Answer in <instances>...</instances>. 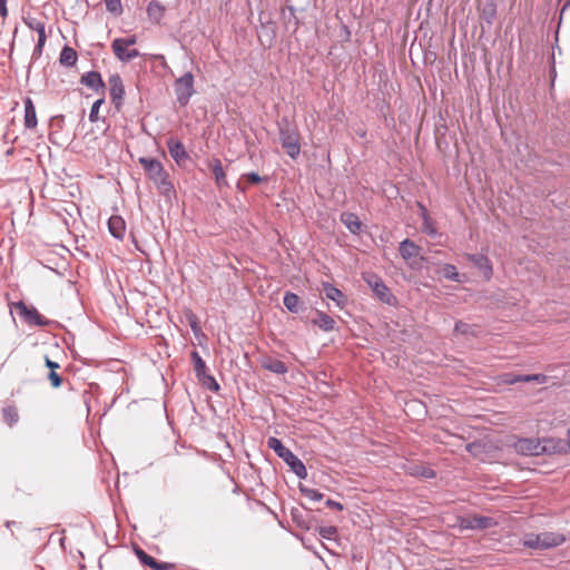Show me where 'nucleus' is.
<instances>
[{
	"label": "nucleus",
	"instance_id": "nucleus-1",
	"mask_svg": "<svg viewBox=\"0 0 570 570\" xmlns=\"http://www.w3.org/2000/svg\"><path fill=\"white\" fill-rule=\"evenodd\" d=\"M138 161L142 166L148 178L154 181L160 194L169 197L175 193L169 175L158 159L140 157Z\"/></svg>",
	"mask_w": 570,
	"mask_h": 570
},
{
	"label": "nucleus",
	"instance_id": "nucleus-2",
	"mask_svg": "<svg viewBox=\"0 0 570 570\" xmlns=\"http://www.w3.org/2000/svg\"><path fill=\"white\" fill-rule=\"evenodd\" d=\"M279 140L286 154L296 159L301 153L299 132L287 119H282L278 124Z\"/></svg>",
	"mask_w": 570,
	"mask_h": 570
},
{
	"label": "nucleus",
	"instance_id": "nucleus-3",
	"mask_svg": "<svg viewBox=\"0 0 570 570\" xmlns=\"http://www.w3.org/2000/svg\"><path fill=\"white\" fill-rule=\"evenodd\" d=\"M177 101L180 106H187L191 96L195 94L194 75L188 71L178 78L174 83Z\"/></svg>",
	"mask_w": 570,
	"mask_h": 570
},
{
	"label": "nucleus",
	"instance_id": "nucleus-4",
	"mask_svg": "<svg viewBox=\"0 0 570 570\" xmlns=\"http://www.w3.org/2000/svg\"><path fill=\"white\" fill-rule=\"evenodd\" d=\"M366 283L381 302L389 305H394L396 303V297L379 276L371 275L366 278Z\"/></svg>",
	"mask_w": 570,
	"mask_h": 570
},
{
	"label": "nucleus",
	"instance_id": "nucleus-5",
	"mask_svg": "<svg viewBox=\"0 0 570 570\" xmlns=\"http://www.w3.org/2000/svg\"><path fill=\"white\" fill-rule=\"evenodd\" d=\"M514 450L522 455L537 456L546 452V446L534 439H519L514 443Z\"/></svg>",
	"mask_w": 570,
	"mask_h": 570
},
{
	"label": "nucleus",
	"instance_id": "nucleus-6",
	"mask_svg": "<svg viewBox=\"0 0 570 570\" xmlns=\"http://www.w3.org/2000/svg\"><path fill=\"white\" fill-rule=\"evenodd\" d=\"M109 83V94L112 104L116 109H120L124 102L125 96V87L122 83V79L118 73L111 75L108 79Z\"/></svg>",
	"mask_w": 570,
	"mask_h": 570
},
{
	"label": "nucleus",
	"instance_id": "nucleus-7",
	"mask_svg": "<svg viewBox=\"0 0 570 570\" xmlns=\"http://www.w3.org/2000/svg\"><path fill=\"white\" fill-rule=\"evenodd\" d=\"M497 525V522L491 517L472 515L461 519L460 527L462 529L484 530Z\"/></svg>",
	"mask_w": 570,
	"mask_h": 570
},
{
	"label": "nucleus",
	"instance_id": "nucleus-8",
	"mask_svg": "<svg viewBox=\"0 0 570 570\" xmlns=\"http://www.w3.org/2000/svg\"><path fill=\"white\" fill-rule=\"evenodd\" d=\"M16 308L21 317L30 325L43 326L48 322L35 307H28L22 301L16 303Z\"/></svg>",
	"mask_w": 570,
	"mask_h": 570
},
{
	"label": "nucleus",
	"instance_id": "nucleus-9",
	"mask_svg": "<svg viewBox=\"0 0 570 570\" xmlns=\"http://www.w3.org/2000/svg\"><path fill=\"white\" fill-rule=\"evenodd\" d=\"M422 248L416 245L413 240L405 238L400 243L399 252L401 257L410 265L413 266L414 262L413 259L420 257L421 261L424 259V257L421 256Z\"/></svg>",
	"mask_w": 570,
	"mask_h": 570
},
{
	"label": "nucleus",
	"instance_id": "nucleus-10",
	"mask_svg": "<svg viewBox=\"0 0 570 570\" xmlns=\"http://www.w3.org/2000/svg\"><path fill=\"white\" fill-rule=\"evenodd\" d=\"M80 83L90 88L96 94H100L102 96L105 94L106 85L98 71H88L83 73L80 78Z\"/></svg>",
	"mask_w": 570,
	"mask_h": 570
},
{
	"label": "nucleus",
	"instance_id": "nucleus-11",
	"mask_svg": "<svg viewBox=\"0 0 570 570\" xmlns=\"http://www.w3.org/2000/svg\"><path fill=\"white\" fill-rule=\"evenodd\" d=\"M167 147L171 158L176 161V164L180 165L188 159L186 148L180 140L171 137L167 140Z\"/></svg>",
	"mask_w": 570,
	"mask_h": 570
},
{
	"label": "nucleus",
	"instance_id": "nucleus-12",
	"mask_svg": "<svg viewBox=\"0 0 570 570\" xmlns=\"http://www.w3.org/2000/svg\"><path fill=\"white\" fill-rule=\"evenodd\" d=\"M283 461L291 468L297 478H307V470L303 461L297 458L291 450L283 456Z\"/></svg>",
	"mask_w": 570,
	"mask_h": 570
},
{
	"label": "nucleus",
	"instance_id": "nucleus-13",
	"mask_svg": "<svg viewBox=\"0 0 570 570\" xmlns=\"http://www.w3.org/2000/svg\"><path fill=\"white\" fill-rule=\"evenodd\" d=\"M136 554L144 566L149 567L153 570H170L174 568L173 563L159 562L154 557L146 553L142 549H136Z\"/></svg>",
	"mask_w": 570,
	"mask_h": 570
},
{
	"label": "nucleus",
	"instance_id": "nucleus-14",
	"mask_svg": "<svg viewBox=\"0 0 570 570\" xmlns=\"http://www.w3.org/2000/svg\"><path fill=\"white\" fill-rule=\"evenodd\" d=\"M468 259L483 273L487 279L491 278L493 268L488 256L482 254H469Z\"/></svg>",
	"mask_w": 570,
	"mask_h": 570
},
{
	"label": "nucleus",
	"instance_id": "nucleus-15",
	"mask_svg": "<svg viewBox=\"0 0 570 570\" xmlns=\"http://www.w3.org/2000/svg\"><path fill=\"white\" fill-rule=\"evenodd\" d=\"M404 471L409 475L421 476L424 479H432L435 476L434 470L423 464H417L414 462H409L404 464Z\"/></svg>",
	"mask_w": 570,
	"mask_h": 570
},
{
	"label": "nucleus",
	"instance_id": "nucleus-16",
	"mask_svg": "<svg viewBox=\"0 0 570 570\" xmlns=\"http://www.w3.org/2000/svg\"><path fill=\"white\" fill-rule=\"evenodd\" d=\"M261 366L275 374H285L288 372V367L283 361L272 356H263L261 358Z\"/></svg>",
	"mask_w": 570,
	"mask_h": 570
},
{
	"label": "nucleus",
	"instance_id": "nucleus-17",
	"mask_svg": "<svg viewBox=\"0 0 570 570\" xmlns=\"http://www.w3.org/2000/svg\"><path fill=\"white\" fill-rule=\"evenodd\" d=\"M111 49L117 59L122 62H129L140 56V52L137 49H129V47H124L114 42H111Z\"/></svg>",
	"mask_w": 570,
	"mask_h": 570
},
{
	"label": "nucleus",
	"instance_id": "nucleus-18",
	"mask_svg": "<svg viewBox=\"0 0 570 570\" xmlns=\"http://www.w3.org/2000/svg\"><path fill=\"white\" fill-rule=\"evenodd\" d=\"M108 228L115 238L122 239L126 232V223L122 217L114 215L108 219Z\"/></svg>",
	"mask_w": 570,
	"mask_h": 570
},
{
	"label": "nucleus",
	"instance_id": "nucleus-19",
	"mask_svg": "<svg viewBox=\"0 0 570 570\" xmlns=\"http://www.w3.org/2000/svg\"><path fill=\"white\" fill-rule=\"evenodd\" d=\"M541 539V547L543 549L554 548L562 544L566 541L563 534L554 532H542L539 533Z\"/></svg>",
	"mask_w": 570,
	"mask_h": 570
},
{
	"label": "nucleus",
	"instance_id": "nucleus-20",
	"mask_svg": "<svg viewBox=\"0 0 570 570\" xmlns=\"http://www.w3.org/2000/svg\"><path fill=\"white\" fill-rule=\"evenodd\" d=\"M341 222L352 234H360L362 230V222L358 216L354 213H343L341 215Z\"/></svg>",
	"mask_w": 570,
	"mask_h": 570
},
{
	"label": "nucleus",
	"instance_id": "nucleus-21",
	"mask_svg": "<svg viewBox=\"0 0 570 570\" xmlns=\"http://www.w3.org/2000/svg\"><path fill=\"white\" fill-rule=\"evenodd\" d=\"M323 289H324L325 296L328 299L335 302L337 306L342 307L345 304V301H346L345 295L343 294V292L341 289L335 287L333 284L324 283Z\"/></svg>",
	"mask_w": 570,
	"mask_h": 570
},
{
	"label": "nucleus",
	"instance_id": "nucleus-22",
	"mask_svg": "<svg viewBox=\"0 0 570 570\" xmlns=\"http://www.w3.org/2000/svg\"><path fill=\"white\" fill-rule=\"evenodd\" d=\"M419 206H420L421 216H422V232L432 237L438 236V229L434 226V223L431 219V217L428 213V209L422 204H419Z\"/></svg>",
	"mask_w": 570,
	"mask_h": 570
},
{
	"label": "nucleus",
	"instance_id": "nucleus-23",
	"mask_svg": "<svg viewBox=\"0 0 570 570\" xmlns=\"http://www.w3.org/2000/svg\"><path fill=\"white\" fill-rule=\"evenodd\" d=\"M22 21L29 29L35 30L38 33V38H47L46 27L42 21L31 14L23 16Z\"/></svg>",
	"mask_w": 570,
	"mask_h": 570
},
{
	"label": "nucleus",
	"instance_id": "nucleus-24",
	"mask_svg": "<svg viewBox=\"0 0 570 570\" xmlns=\"http://www.w3.org/2000/svg\"><path fill=\"white\" fill-rule=\"evenodd\" d=\"M24 126L30 129L37 126L36 108L30 98L24 101Z\"/></svg>",
	"mask_w": 570,
	"mask_h": 570
},
{
	"label": "nucleus",
	"instance_id": "nucleus-25",
	"mask_svg": "<svg viewBox=\"0 0 570 570\" xmlns=\"http://www.w3.org/2000/svg\"><path fill=\"white\" fill-rule=\"evenodd\" d=\"M312 322L325 332H331L335 327V321L324 312H317V317Z\"/></svg>",
	"mask_w": 570,
	"mask_h": 570
},
{
	"label": "nucleus",
	"instance_id": "nucleus-26",
	"mask_svg": "<svg viewBox=\"0 0 570 570\" xmlns=\"http://www.w3.org/2000/svg\"><path fill=\"white\" fill-rule=\"evenodd\" d=\"M77 51L69 46H65L60 52L59 61L62 66L73 67L77 62Z\"/></svg>",
	"mask_w": 570,
	"mask_h": 570
},
{
	"label": "nucleus",
	"instance_id": "nucleus-27",
	"mask_svg": "<svg viewBox=\"0 0 570 570\" xmlns=\"http://www.w3.org/2000/svg\"><path fill=\"white\" fill-rule=\"evenodd\" d=\"M165 13V7L160 4L158 1L149 2L147 7V14L150 20L154 22H159Z\"/></svg>",
	"mask_w": 570,
	"mask_h": 570
},
{
	"label": "nucleus",
	"instance_id": "nucleus-28",
	"mask_svg": "<svg viewBox=\"0 0 570 570\" xmlns=\"http://www.w3.org/2000/svg\"><path fill=\"white\" fill-rule=\"evenodd\" d=\"M480 11L481 18L491 24L497 16V6L493 0H489L482 4Z\"/></svg>",
	"mask_w": 570,
	"mask_h": 570
},
{
	"label": "nucleus",
	"instance_id": "nucleus-29",
	"mask_svg": "<svg viewBox=\"0 0 570 570\" xmlns=\"http://www.w3.org/2000/svg\"><path fill=\"white\" fill-rule=\"evenodd\" d=\"M210 168L213 170L216 184L218 186L226 185V175L222 161L217 158L213 159L210 163Z\"/></svg>",
	"mask_w": 570,
	"mask_h": 570
},
{
	"label": "nucleus",
	"instance_id": "nucleus-30",
	"mask_svg": "<svg viewBox=\"0 0 570 570\" xmlns=\"http://www.w3.org/2000/svg\"><path fill=\"white\" fill-rule=\"evenodd\" d=\"M283 304L289 312L298 313L301 298L295 293L286 292L283 298Z\"/></svg>",
	"mask_w": 570,
	"mask_h": 570
},
{
	"label": "nucleus",
	"instance_id": "nucleus-31",
	"mask_svg": "<svg viewBox=\"0 0 570 570\" xmlns=\"http://www.w3.org/2000/svg\"><path fill=\"white\" fill-rule=\"evenodd\" d=\"M3 421L9 425L13 426L19 421V413L14 405H8L2 409Z\"/></svg>",
	"mask_w": 570,
	"mask_h": 570
},
{
	"label": "nucleus",
	"instance_id": "nucleus-32",
	"mask_svg": "<svg viewBox=\"0 0 570 570\" xmlns=\"http://www.w3.org/2000/svg\"><path fill=\"white\" fill-rule=\"evenodd\" d=\"M190 356H191V361H193V364H194V371H195L196 377H198V376L203 375L204 373H206V370H207L206 363L202 358L199 353L197 351H193Z\"/></svg>",
	"mask_w": 570,
	"mask_h": 570
},
{
	"label": "nucleus",
	"instance_id": "nucleus-33",
	"mask_svg": "<svg viewBox=\"0 0 570 570\" xmlns=\"http://www.w3.org/2000/svg\"><path fill=\"white\" fill-rule=\"evenodd\" d=\"M267 445L269 449L274 450V452L283 459V456L289 451L288 448H286L282 441L277 438L271 436L267 440Z\"/></svg>",
	"mask_w": 570,
	"mask_h": 570
},
{
	"label": "nucleus",
	"instance_id": "nucleus-34",
	"mask_svg": "<svg viewBox=\"0 0 570 570\" xmlns=\"http://www.w3.org/2000/svg\"><path fill=\"white\" fill-rule=\"evenodd\" d=\"M197 380L202 383L203 386H205L209 391L217 392L219 390V384L217 383L215 377L208 374L207 372L198 376Z\"/></svg>",
	"mask_w": 570,
	"mask_h": 570
},
{
	"label": "nucleus",
	"instance_id": "nucleus-35",
	"mask_svg": "<svg viewBox=\"0 0 570 570\" xmlns=\"http://www.w3.org/2000/svg\"><path fill=\"white\" fill-rule=\"evenodd\" d=\"M443 277L453 282H460V274L456 267L452 264H444L442 266Z\"/></svg>",
	"mask_w": 570,
	"mask_h": 570
},
{
	"label": "nucleus",
	"instance_id": "nucleus-36",
	"mask_svg": "<svg viewBox=\"0 0 570 570\" xmlns=\"http://www.w3.org/2000/svg\"><path fill=\"white\" fill-rule=\"evenodd\" d=\"M186 318H187V322H188L193 333L195 335H198L202 332V327H200V323H199L197 315L195 313H193L191 311H188L186 313Z\"/></svg>",
	"mask_w": 570,
	"mask_h": 570
},
{
	"label": "nucleus",
	"instance_id": "nucleus-37",
	"mask_svg": "<svg viewBox=\"0 0 570 570\" xmlns=\"http://www.w3.org/2000/svg\"><path fill=\"white\" fill-rule=\"evenodd\" d=\"M298 489H299L301 493L304 497H306V498H308V499H311L313 501H321L323 499V497H324V494L322 492H320V491H317L315 489H309V488L304 487L302 484L299 485Z\"/></svg>",
	"mask_w": 570,
	"mask_h": 570
},
{
	"label": "nucleus",
	"instance_id": "nucleus-38",
	"mask_svg": "<svg viewBox=\"0 0 570 570\" xmlns=\"http://www.w3.org/2000/svg\"><path fill=\"white\" fill-rule=\"evenodd\" d=\"M106 9L115 14L119 16L122 12V6L120 0H105Z\"/></svg>",
	"mask_w": 570,
	"mask_h": 570
},
{
	"label": "nucleus",
	"instance_id": "nucleus-39",
	"mask_svg": "<svg viewBox=\"0 0 570 570\" xmlns=\"http://www.w3.org/2000/svg\"><path fill=\"white\" fill-rule=\"evenodd\" d=\"M524 546L531 549H543L541 547L540 534H530L524 540Z\"/></svg>",
	"mask_w": 570,
	"mask_h": 570
},
{
	"label": "nucleus",
	"instance_id": "nucleus-40",
	"mask_svg": "<svg viewBox=\"0 0 570 570\" xmlns=\"http://www.w3.org/2000/svg\"><path fill=\"white\" fill-rule=\"evenodd\" d=\"M104 97L99 98L98 100H96L92 106H91V109H90V112H89V120L91 122H96L98 121V112H99V108L100 106L104 104Z\"/></svg>",
	"mask_w": 570,
	"mask_h": 570
},
{
	"label": "nucleus",
	"instance_id": "nucleus-41",
	"mask_svg": "<svg viewBox=\"0 0 570 570\" xmlns=\"http://www.w3.org/2000/svg\"><path fill=\"white\" fill-rule=\"evenodd\" d=\"M548 377L544 374H527L522 375V382H535L538 384H544Z\"/></svg>",
	"mask_w": 570,
	"mask_h": 570
},
{
	"label": "nucleus",
	"instance_id": "nucleus-42",
	"mask_svg": "<svg viewBox=\"0 0 570 570\" xmlns=\"http://www.w3.org/2000/svg\"><path fill=\"white\" fill-rule=\"evenodd\" d=\"M502 382L508 385L517 384L522 382V375L514 373H504L501 376Z\"/></svg>",
	"mask_w": 570,
	"mask_h": 570
},
{
	"label": "nucleus",
	"instance_id": "nucleus-43",
	"mask_svg": "<svg viewBox=\"0 0 570 570\" xmlns=\"http://www.w3.org/2000/svg\"><path fill=\"white\" fill-rule=\"evenodd\" d=\"M242 179L247 180L249 184H259L267 180V177H261L257 173H247L242 176Z\"/></svg>",
	"mask_w": 570,
	"mask_h": 570
},
{
	"label": "nucleus",
	"instance_id": "nucleus-44",
	"mask_svg": "<svg viewBox=\"0 0 570 570\" xmlns=\"http://www.w3.org/2000/svg\"><path fill=\"white\" fill-rule=\"evenodd\" d=\"M112 42L117 43V45H120V46H124V47H130V46L136 45L137 37L136 36H130V37H127V38H116V39L112 40Z\"/></svg>",
	"mask_w": 570,
	"mask_h": 570
},
{
	"label": "nucleus",
	"instance_id": "nucleus-45",
	"mask_svg": "<svg viewBox=\"0 0 570 570\" xmlns=\"http://www.w3.org/2000/svg\"><path fill=\"white\" fill-rule=\"evenodd\" d=\"M46 40H47V38H42V37L38 38L37 45L35 46L33 51H32L33 59H38L42 55V50H43Z\"/></svg>",
	"mask_w": 570,
	"mask_h": 570
},
{
	"label": "nucleus",
	"instance_id": "nucleus-46",
	"mask_svg": "<svg viewBox=\"0 0 570 570\" xmlns=\"http://www.w3.org/2000/svg\"><path fill=\"white\" fill-rule=\"evenodd\" d=\"M454 333L456 334H469L471 333V326L462 321H458L454 325Z\"/></svg>",
	"mask_w": 570,
	"mask_h": 570
},
{
	"label": "nucleus",
	"instance_id": "nucleus-47",
	"mask_svg": "<svg viewBox=\"0 0 570 570\" xmlns=\"http://www.w3.org/2000/svg\"><path fill=\"white\" fill-rule=\"evenodd\" d=\"M337 532L335 527H323L320 529V534L324 539H332Z\"/></svg>",
	"mask_w": 570,
	"mask_h": 570
},
{
	"label": "nucleus",
	"instance_id": "nucleus-48",
	"mask_svg": "<svg viewBox=\"0 0 570 570\" xmlns=\"http://www.w3.org/2000/svg\"><path fill=\"white\" fill-rule=\"evenodd\" d=\"M48 379L53 387H59L62 383L61 376L56 371H50Z\"/></svg>",
	"mask_w": 570,
	"mask_h": 570
},
{
	"label": "nucleus",
	"instance_id": "nucleus-49",
	"mask_svg": "<svg viewBox=\"0 0 570 570\" xmlns=\"http://www.w3.org/2000/svg\"><path fill=\"white\" fill-rule=\"evenodd\" d=\"M325 504H326V507H328L331 509H335V510H338V511L343 510V504L337 502V501H334L332 499H327Z\"/></svg>",
	"mask_w": 570,
	"mask_h": 570
},
{
	"label": "nucleus",
	"instance_id": "nucleus-50",
	"mask_svg": "<svg viewBox=\"0 0 570 570\" xmlns=\"http://www.w3.org/2000/svg\"><path fill=\"white\" fill-rule=\"evenodd\" d=\"M0 16L2 18L8 16L7 0H0Z\"/></svg>",
	"mask_w": 570,
	"mask_h": 570
},
{
	"label": "nucleus",
	"instance_id": "nucleus-51",
	"mask_svg": "<svg viewBox=\"0 0 570 570\" xmlns=\"http://www.w3.org/2000/svg\"><path fill=\"white\" fill-rule=\"evenodd\" d=\"M46 365L50 368V371H56L57 368L60 367V365L57 362L51 361L48 356L46 357Z\"/></svg>",
	"mask_w": 570,
	"mask_h": 570
},
{
	"label": "nucleus",
	"instance_id": "nucleus-52",
	"mask_svg": "<svg viewBox=\"0 0 570 570\" xmlns=\"http://www.w3.org/2000/svg\"><path fill=\"white\" fill-rule=\"evenodd\" d=\"M288 10H289L291 14H292L294 18H296V17H295V9H294V7H288Z\"/></svg>",
	"mask_w": 570,
	"mask_h": 570
},
{
	"label": "nucleus",
	"instance_id": "nucleus-53",
	"mask_svg": "<svg viewBox=\"0 0 570 570\" xmlns=\"http://www.w3.org/2000/svg\"><path fill=\"white\" fill-rule=\"evenodd\" d=\"M237 188H238L239 190H242V191H244V190H245V187H242L240 183H238V184H237Z\"/></svg>",
	"mask_w": 570,
	"mask_h": 570
},
{
	"label": "nucleus",
	"instance_id": "nucleus-54",
	"mask_svg": "<svg viewBox=\"0 0 570 570\" xmlns=\"http://www.w3.org/2000/svg\"><path fill=\"white\" fill-rule=\"evenodd\" d=\"M11 154H12V149H9V150L7 151V155H11Z\"/></svg>",
	"mask_w": 570,
	"mask_h": 570
}]
</instances>
